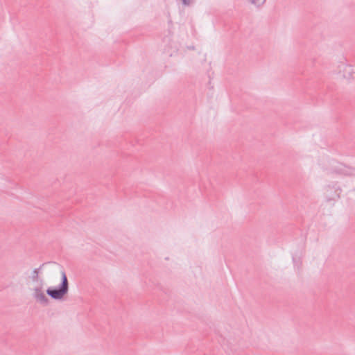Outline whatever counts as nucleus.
Wrapping results in <instances>:
<instances>
[{
    "instance_id": "obj_3",
    "label": "nucleus",
    "mask_w": 355,
    "mask_h": 355,
    "mask_svg": "<svg viewBox=\"0 0 355 355\" xmlns=\"http://www.w3.org/2000/svg\"><path fill=\"white\" fill-rule=\"evenodd\" d=\"M44 266V263L42 264L38 268H35L33 272H32V275H31V278L33 281H35L37 279V277H38V273H39V270H40V268Z\"/></svg>"
},
{
    "instance_id": "obj_1",
    "label": "nucleus",
    "mask_w": 355,
    "mask_h": 355,
    "mask_svg": "<svg viewBox=\"0 0 355 355\" xmlns=\"http://www.w3.org/2000/svg\"><path fill=\"white\" fill-rule=\"evenodd\" d=\"M68 281L66 275L62 272V286L59 289L49 288L47 293L53 299L61 300L67 293Z\"/></svg>"
},
{
    "instance_id": "obj_2",
    "label": "nucleus",
    "mask_w": 355,
    "mask_h": 355,
    "mask_svg": "<svg viewBox=\"0 0 355 355\" xmlns=\"http://www.w3.org/2000/svg\"><path fill=\"white\" fill-rule=\"evenodd\" d=\"M33 296L37 301L42 304H44V293L42 291V287L35 288Z\"/></svg>"
}]
</instances>
